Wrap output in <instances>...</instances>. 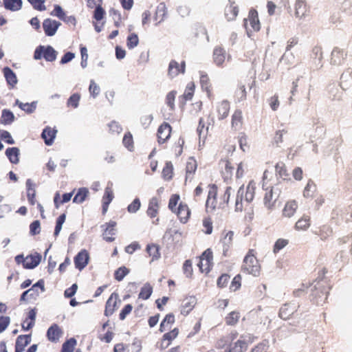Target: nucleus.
<instances>
[{
  "label": "nucleus",
  "mask_w": 352,
  "mask_h": 352,
  "mask_svg": "<svg viewBox=\"0 0 352 352\" xmlns=\"http://www.w3.org/2000/svg\"><path fill=\"white\" fill-rule=\"evenodd\" d=\"M231 190L232 188L230 186L220 188L214 184H209L206 201V210L213 212L217 209L225 208L228 204Z\"/></svg>",
  "instance_id": "nucleus-1"
},
{
  "label": "nucleus",
  "mask_w": 352,
  "mask_h": 352,
  "mask_svg": "<svg viewBox=\"0 0 352 352\" xmlns=\"http://www.w3.org/2000/svg\"><path fill=\"white\" fill-rule=\"evenodd\" d=\"M168 209L175 214L179 221L182 223H186L191 216V210L188 205L180 201L179 194H173L168 201Z\"/></svg>",
  "instance_id": "nucleus-2"
},
{
  "label": "nucleus",
  "mask_w": 352,
  "mask_h": 352,
  "mask_svg": "<svg viewBox=\"0 0 352 352\" xmlns=\"http://www.w3.org/2000/svg\"><path fill=\"white\" fill-rule=\"evenodd\" d=\"M255 190L256 183L252 180L248 183L245 190L243 186L239 188L235 201V209L236 211H242L243 210L244 202L249 204L254 199Z\"/></svg>",
  "instance_id": "nucleus-3"
},
{
  "label": "nucleus",
  "mask_w": 352,
  "mask_h": 352,
  "mask_svg": "<svg viewBox=\"0 0 352 352\" xmlns=\"http://www.w3.org/2000/svg\"><path fill=\"white\" fill-rule=\"evenodd\" d=\"M256 250L250 249L245 256L241 266V271L243 273L251 274L254 276H258L261 273V265L256 256Z\"/></svg>",
  "instance_id": "nucleus-4"
},
{
  "label": "nucleus",
  "mask_w": 352,
  "mask_h": 352,
  "mask_svg": "<svg viewBox=\"0 0 352 352\" xmlns=\"http://www.w3.org/2000/svg\"><path fill=\"white\" fill-rule=\"evenodd\" d=\"M199 263L197 267L200 272L206 274H208L212 269L213 263V252L210 248L206 249L199 257Z\"/></svg>",
  "instance_id": "nucleus-5"
},
{
  "label": "nucleus",
  "mask_w": 352,
  "mask_h": 352,
  "mask_svg": "<svg viewBox=\"0 0 352 352\" xmlns=\"http://www.w3.org/2000/svg\"><path fill=\"white\" fill-rule=\"evenodd\" d=\"M244 27L249 36L251 33L260 30L261 23L256 10L251 9L249 11L248 18L244 19Z\"/></svg>",
  "instance_id": "nucleus-6"
},
{
  "label": "nucleus",
  "mask_w": 352,
  "mask_h": 352,
  "mask_svg": "<svg viewBox=\"0 0 352 352\" xmlns=\"http://www.w3.org/2000/svg\"><path fill=\"white\" fill-rule=\"evenodd\" d=\"M57 56L56 51L50 45L37 47L34 53V58L40 60L44 58L45 60L49 62L54 61Z\"/></svg>",
  "instance_id": "nucleus-7"
},
{
  "label": "nucleus",
  "mask_w": 352,
  "mask_h": 352,
  "mask_svg": "<svg viewBox=\"0 0 352 352\" xmlns=\"http://www.w3.org/2000/svg\"><path fill=\"white\" fill-rule=\"evenodd\" d=\"M234 235V232L232 230H223L222 232L220 243L222 245V254L225 257H228L231 255Z\"/></svg>",
  "instance_id": "nucleus-8"
},
{
  "label": "nucleus",
  "mask_w": 352,
  "mask_h": 352,
  "mask_svg": "<svg viewBox=\"0 0 352 352\" xmlns=\"http://www.w3.org/2000/svg\"><path fill=\"white\" fill-rule=\"evenodd\" d=\"M179 333V330L177 327L165 333L157 342V347L160 350L163 351L166 349L176 339Z\"/></svg>",
  "instance_id": "nucleus-9"
},
{
  "label": "nucleus",
  "mask_w": 352,
  "mask_h": 352,
  "mask_svg": "<svg viewBox=\"0 0 352 352\" xmlns=\"http://www.w3.org/2000/svg\"><path fill=\"white\" fill-rule=\"evenodd\" d=\"M120 302L121 300L118 294L113 292L106 302L104 311V316L107 317L111 316L118 309Z\"/></svg>",
  "instance_id": "nucleus-10"
},
{
  "label": "nucleus",
  "mask_w": 352,
  "mask_h": 352,
  "mask_svg": "<svg viewBox=\"0 0 352 352\" xmlns=\"http://www.w3.org/2000/svg\"><path fill=\"white\" fill-rule=\"evenodd\" d=\"M214 120L210 115H208L206 118H201L199 120V124L197 128V132L199 139H205L208 133V129L210 125H213Z\"/></svg>",
  "instance_id": "nucleus-11"
},
{
  "label": "nucleus",
  "mask_w": 352,
  "mask_h": 352,
  "mask_svg": "<svg viewBox=\"0 0 352 352\" xmlns=\"http://www.w3.org/2000/svg\"><path fill=\"white\" fill-rule=\"evenodd\" d=\"M219 166L224 181L230 180L235 169L232 163L228 159H221L219 161Z\"/></svg>",
  "instance_id": "nucleus-12"
},
{
  "label": "nucleus",
  "mask_w": 352,
  "mask_h": 352,
  "mask_svg": "<svg viewBox=\"0 0 352 352\" xmlns=\"http://www.w3.org/2000/svg\"><path fill=\"white\" fill-rule=\"evenodd\" d=\"M116 221L111 220L101 226L103 228L102 236L104 241L107 242H113L115 241L116 238L114 236L116 232Z\"/></svg>",
  "instance_id": "nucleus-13"
},
{
  "label": "nucleus",
  "mask_w": 352,
  "mask_h": 352,
  "mask_svg": "<svg viewBox=\"0 0 352 352\" xmlns=\"http://www.w3.org/2000/svg\"><path fill=\"white\" fill-rule=\"evenodd\" d=\"M172 132L171 126L166 122H164L157 129V139L160 144L166 142L170 138Z\"/></svg>",
  "instance_id": "nucleus-14"
},
{
  "label": "nucleus",
  "mask_w": 352,
  "mask_h": 352,
  "mask_svg": "<svg viewBox=\"0 0 352 352\" xmlns=\"http://www.w3.org/2000/svg\"><path fill=\"white\" fill-rule=\"evenodd\" d=\"M96 7V9L94 12V19L96 20V22H93L94 29L97 32H100L102 31L103 26L105 23L104 21H102V20L104 18L106 14L105 10L102 8L101 5H98Z\"/></svg>",
  "instance_id": "nucleus-15"
},
{
  "label": "nucleus",
  "mask_w": 352,
  "mask_h": 352,
  "mask_svg": "<svg viewBox=\"0 0 352 352\" xmlns=\"http://www.w3.org/2000/svg\"><path fill=\"white\" fill-rule=\"evenodd\" d=\"M89 261V254L87 250H81L74 257V262L75 267L82 271Z\"/></svg>",
  "instance_id": "nucleus-16"
},
{
  "label": "nucleus",
  "mask_w": 352,
  "mask_h": 352,
  "mask_svg": "<svg viewBox=\"0 0 352 352\" xmlns=\"http://www.w3.org/2000/svg\"><path fill=\"white\" fill-rule=\"evenodd\" d=\"M63 335V329L57 324H52L47 331L46 336L51 342L56 343Z\"/></svg>",
  "instance_id": "nucleus-17"
},
{
  "label": "nucleus",
  "mask_w": 352,
  "mask_h": 352,
  "mask_svg": "<svg viewBox=\"0 0 352 352\" xmlns=\"http://www.w3.org/2000/svg\"><path fill=\"white\" fill-rule=\"evenodd\" d=\"M186 70V63L182 61L179 64L176 60H172L168 65V75L170 78H173L179 74H184Z\"/></svg>",
  "instance_id": "nucleus-18"
},
{
  "label": "nucleus",
  "mask_w": 352,
  "mask_h": 352,
  "mask_svg": "<svg viewBox=\"0 0 352 352\" xmlns=\"http://www.w3.org/2000/svg\"><path fill=\"white\" fill-rule=\"evenodd\" d=\"M239 12V6L234 1L229 0L225 7L224 14L228 21H234Z\"/></svg>",
  "instance_id": "nucleus-19"
},
{
  "label": "nucleus",
  "mask_w": 352,
  "mask_h": 352,
  "mask_svg": "<svg viewBox=\"0 0 352 352\" xmlns=\"http://www.w3.org/2000/svg\"><path fill=\"white\" fill-rule=\"evenodd\" d=\"M60 23L51 19H46L43 22V28L45 34L48 36H54Z\"/></svg>",
  "instance_id": "nucleus-20"
},
{
  "label": "nucleus",
  "mask_w": 352,
  "mask_h": 352,
  "mask_svg": "<svg viewBox=\"0 0 352 352\" xmlns=\"http://www.w3.org/2000/svg\"><path fill=\"white\" fill-rule=\"evenodd\" d=\"M113 197H114V195H113V191L111 185L107 186L105 188L104 193V195L102 197V213L103 215H104L107 213L108 208H109V206L110 203L112 201Z\"/></svg>",
  "instance_id": "nucleus-21"
},
{
  "label": "nucleus",
  "mask_w": 352,
  "mask_h": 352,
  "mask_svg": "<svg viewBox=\"0 0 352 352\" xmlns=\"http://www.w3.org/2000/svg\"><path fill=\"white\" fill-rule=\"evenodd\" d=\"M197 300L194 296H189L184 298L180 307L181 314L184 316L188 315L195 307Z\"/></svg>",
  "instance_id": "nucleus-22"
},
{
  "label": "nucleus",
  "mask_w": 352,
  "mask_h": 352,
  "mask_svg": "<svg viewBox=\"0 0 352 352\" xmlns=\"http://www.w3.org/2000/svg\"><path fill=\"white\" fill-rule=\"evenodd\" d=\"M230 105L228 100H222L219 102L216 107V111L219 120H223L226 118L230 112Z\"/></svg>",
  "instance_id": "nucleus-23"
},
{
  "label": "nucleus",
  "mask_w": 352,
  "mask_h": 352,
  "mask_svg": "<svg viewBox=\"0 0 352 352\" xmlns=\"http://www.w3.org/2000/svg\"><path fill=\"white\" fill-rule=\"evenodd\" d=\"M197 168V163L194 157H189L186 164V182L191 181L194 178Z\"/></svg>",
  "instance_id": "nucleus-24"
},
{
  "label": "nucleus",
  "mask_w": 352,
  "mask_h": 352,
  "mask_svg": "<svg viewBox=\"0 0 352 352\" xmlns=\"http://www.w3.org/2000/svg\"><path fill=\"white\" fill-rule=\"evenodd\" d=\"M226 52L221 46H217L214 47L212 54V58L214 63L221 67L223 65L226 60Z\"/></svg>",
  "instance_id": "nucleus-25"
},
{
  "label": "nucleus",
  "mask_w": 352,
  "mask_h": 352,
  "mask_svg": "<svg viewBox=\"0 0 352 352\" xmlns=\"http://www.w3.org/2000/svg\"><path fill=\"white\" fill-rule=\"evenodd\" d=\"M298 207V203L295 200L287 201L282 211L283 216L287 218L292 217L295 214Z\"/></svg>",
  "instance_id": "nucleus-26"
},
{
  "label": "nucleus",
  "mask_w": 352,
  "mask_h": 352,
  "mask_svg": "<svg viewBox=\"0 0 352 352\" xmlns=\"http://www.w3.org/2000/svg\"><path fill=\"white\" fill-rule=\"evenodd\" d=\"M31 342V335H20L15 342V352H23Z\"/></svg>",
  "instance_id": "nucleus-27"
},
{
  "label": "nucleus",
  "mask_w": 352,
  "mask_h": 352,
  "mask_svg": "<svg viewBox=\"0 0 352 352\" xmlns=\"http://www.w3.org/2000/svg\"><path fill=\"white\" fill-rule=\"evenodd\" d=\"M36 316V311L35 309H32L28 311L27 318L21 324V327L23 330H30L34 326Z\"/></svg>",
  "instance_id": "nucleus-28"
},
{
  "label": "nucleus",
  "mask_w": 352,
  "mask_h": 352,
  "mask_svg": "<svg viewBox=\"0 0 352 352\" xmlns=\"http://www.w3.org/2000/svg\"><path fill=\"white\" fill-rule=\"evenodd\" d=\"M41 261V256L38 253L30 254L25 258L24 268L33 269L36 267Z\"/></svg>",
  "instance_id": "nucleus-29"
},
{
  "label": "nucleus",
  "mask_w": 352,
  "mask_h": 352,
  "mask_svg": "<svg viewBox=\"0 0 352 352\" xmlns=\"http://www.w3.org/2000/svg\"><path fill=\"white\" fill-rule=\"evenodd\" d=\"M243 124V113L241 110L236 109L232 116L231 126L235 131L240 130Z\"/></svg>",
  "instance_id": "nucleus-30"
},
{
  "label": "nucleus",
  "mask_w": 352,
  "mask_h": 352,
  "mask_svg": "<svg viewBox=\"0 0 352 352\" xmlns=\"http://www.w3.org/2000/svg\"><path fill=\"white\" fill-rule=\"evenodd\" d=\"M57 131L50 126H46L41 134L42 138L44 140L45 144L51 145L54 142Z\"/></svg>",
  "instance_id": "nucleus-31"
},
{
  "label": "nucleus",
  "mask_w": 352,
  "mask_h": 352,
  "mask_svg": "<svg viewBox=\"0 0 352 352\" xmlns=\"http://www.w3.org/2000/svg\"><path fill=\"white\" fill-rule=\"evenodd\" d=\"M276 176L283 180H290L289 173L283 162H279L275 165Z\"/></svg>",
  "instance_id": "nucleus-32"
},
{
  "label": "nucleus",
  "mask_w": 352,
  "mask_h": 352,
  "mask_svg": "<svg viewBox=\"0 0 352 352\" xmlns=\"http://www.w3.org/2000/svg\"><path fill=\"white\" fill-rule=\"evenodd\" d=\"M160 209L159 200L157 197H153L148 203L146 210L147 215L151 218H155L157 216Z\"/></svg>",
  "instance_id": "nucleus-33"
},
{
  "label": "nucleus",
  "mask_w": 352,
  "mask_h": 352,
  "mask_svg": "<svg viewBox=\"0 0 352 352\" xmlns=\"http://www.w3.org/2000/svg\"><path fill=\"white\" fill-rule=\"evenodd\" d=\"M175 322V318L173 314L170 313L166 314L160 323L159 331L160 332H164L169 330Z\"/></svg>",
  "instance_id": "nucleus-34"
},
{
  "label": "nucleus",
  "mask_w": 352,
  "mask_h": 352,
  "mask_svg": "<svg viewBox=\"0 0 352 352\" xmlns=\"http://www.w3.org/2000/svg\"><path fill=\"white\" fill-rule=\"evenodd\" d=\"M166 15V8L164 3H160L155 10V14L153 16V21L155 25H157L159 23L164 20Z\"/></svg>",
  "instance_id": "nucleus-35"
},
{
  "label": "nucleus",
  "mask_w": 352,
  "mask_h": 352,
  "mask_svg": "<svg viewBox=\"0 0 352 352\" xmlns=\"http://www.w3.org/2000/svg\"><path fill=\"white\" fill-rule=\"evenodd\" d=\"M200 84L201 88L206 92L209 98L213 97V89L210 83V78L207 74L201 75L200 77Z\"/></svg>",
  "instance_id": "nucleus-36"
},
{
  "label": "nucleus",
  "mask_w": 352,
  "mask_h": 352,
  "mask_svg": "<svg viewBox=\"0 0 352 352\" xmlns=\"http://www.w3.org/2000/svg\"><path fill=\"white\" fill-rule=\"evenodd\" d=\"M311 226V217L304 214L295 223L294 229L298 231L307 230Z\"/></svg>",
  "instance_id": "nucleus-37"
},
{
  "label": "nucleus",
  "mask_w": 352,
  "mask_h": 352,
  "mask_svg": "<svg viewBox=\"0 0 352 352\" xmlns=\"http://www.w3.org/2000/svg\"><path fill=\"white\" fill-rule=\"evenodd\" d=\"M308 11L309 8L305 1H296L295 3V15L297 17L302 18L305 16Z\"/></svg>",
  "instance_id": "nucleus-38"
},
{
  "label": "nucleus",
  "mask_w": 352,
  "mask_h": 352,
  "mask_svg": "<svg viewBox=\"0 0 352 352\" xmlns=\"http://www.w3.org/2000/svg\"><path fill=\"white\" fill-rule=\"evenodd\" d=\"M3 72L8 85H10L11 88L14 87L17 83V78L14 72L8 67H4Z\"/></svg>",
  "instance_id": "nucleus-39"
},
{
  "label": "nucleus",
  "mask_w": 352,
  "mask_h": 352,
  "mask_svg": "<svg viewBox=\"0 0 352 352\" xmlns=\"http://www.w3.org/2000/svg\"><path fill=\"white\" fill-rule=\"evenodd\" d=\"M6 155L12 164H18L19 162V149L17 147L8 148L6 151Z\"/></svg>",
  "instance_id": "nucleus-40"
},
{
  "label": "nucleus",
  "mask_w": 352,
  "mask_h": 352,
  "mask_svg": "<svg viewBox=\"0 0 352 352\" xmlns=\"http://www.w3.org/2000/svg\"><path fill=\"white\" fill-rule=\"evenodd\" d=\"M241 337L236 342L230 346L228 352H245L247 349V342Z\"/></svg>",
  "instance_id": "nucleus-41"
},
{
  "label": "nucleus",
  "mask_w": 352,
  "mask_h": 352,
  "mask_svg": "<svg viewBox=\"0 0 352 352\" xmlns=\"http://www.w3.org/2000/svg\"><path fill=\"white\" fill-rule=\"evenodd\" d=\"M27 197L30 205L34 206L36 203V191L30 179L26 181Z\"/></svg>",
  "instance_id": "nucleus-42"
},
{
  "label": "nucleus",
  "mask_w": 352,
  "mask_h": 352,
  "mask_svg": "<svg viewBox=\"0 0 352 352\" xmlns=\"http://www.w3.org/2000/svg\"><path fill=\"white\" fill-rule=\"evenodd\" d=\"M276 199L274 197L273 189L267 190L264 196L263 202L265 207L270 210L274 208Z\"/></svg>",
  "instance_id": "nucleus-43"
},
{
  "label": "nucleus",
  "mask_w": 352,
  "mask_h": 352,
  "mask_svg": "<svg viewBox=\"0 0 352 352\" xmlns=\"http://www.w3.org/2000/svg\"><path fill=\"white\" fill-rule=\"evenodd\" d=\"M73 192L65 193L62 197V199H60V194L58 192H56L54 197V203L56 208H58L60 206V205L70 201Z\"/></svg>",
  "instance_id": "nucleus-44"
},
{
  "label": "nucleus",
  "mask_w": 352,
  "mask_h": 352,
  "mask_svg": "<svg viewBox=\"0 0 352 352\" xmlns=\"http://www.w3.org/2000/svg\"><path fill=\"white\" fill-rule=\"evenodd\" d=\"M146 250L149 256L152 257V261L160 258L161 254L159 245L154 243L148 244Z\"/></svg>",
  "instance_id": "nucleus-45"
},
{
  "label": "nucleus",
  "mask_w": 352,
  "mask_h": 352,
  "mask_svg": "<svg viewBox=\"0 0 352 352\" xmlns=\"http://www.w3.org/2000/svg\"><path fill=\"white\" fill-rule=\"evenodd\" d=\"M240 317L239 311H232L225 317V322L228 326H234L238 323Z\"/></svg>",
  "instance_id": "nucleus-46"
},
{
  "label": "nucleus",
  "mask_w": 352,
  "mask_h": 352,
  "mask_svg": "<svg viewBox=\"0 0 352 352\" xmlns=\"http://www.w3.org/2000/svg\"><path fill=\"white\" fill-rule=\"evenodd\" d=\"M162 177L166 181H170L173 177V166L170 162L165 164L162 172Z\"/></svg>",
  "instance_id": "nucleus-47"
},
{
  "label": "nucleus",
  "mask_w": 352,
  "mask_h": 352,
  "mask_svg": "<svg viewBox=\"0 0 352 352\" xmlns=\"http://www.w3.org/2000/svg\"><path fill=\"white\" fill-rule=\"evenodd\" d=\"M4 7L7 10L16 11L21 9L22 6L21 0H3Z\"/></svg>",
  "instance_id": "nucleus-48"
},
{
  "label": "nucleus",
  "mask_w": 352,
  "mask_h": 352,
  "mask_svg": "<svg viewBox=\"0 0 352 352\" xmlns=\"http://www.w3.org/2000/svg\"><path fill=\"white\" fill-rule=\"evenodd\" d=\"M153 293V287L149 283H146L141 288L138 298L142 300H147Z\"/></svg>",
  "instance_id": "nucleus-49"
},
{
  "label": "nucleus",
  "mask_w": 352,
  "mask_h": 352,
  "mask_svg": "<svg viewBox=\"0 0 352 352\" xmlns=\"http://www.w3.org/2000/svg\"><path fill=\"white\" fill-rule=\"evenodd\" d=\"M288 134V129L283 128L282 129H278L276 131L274 136L273 138V143L276 144V146H279L280 144L283 142V136L287 135Z\"/></svg>",
  "instance_id": "nucleus-50"
},
{
  "label": "nucleus",
  "mask_w": 352,
  "mask_h": 352,
  "mask_svg": "<svg viewBox=\"0 0 352 352\" xmlns=\"http://www.w3.org/2000/svg\"><path fill=\"white\" fill-rule=\"evenodd\" d=\"M14 119V116L10 110L4 109L2 111L0 122L2 124L6 125L11 124Z\"/></svg>",
  "instance_id": "nucleus-51"
},
{
  "label": "nucleus",
  "mask_w": 352,
  "mask_h": 352,
  "mask_svg": "<svg viewBox=\"0 0 352 352\" xmlns=\"http://www.w3.org/2000/svg\"><path fill=\"white\" fill-rule=\"evenodd\" d=\"M89 195V190L86 188H81L78 190L73 199V201L76 204L82 203Z\"/></svg>",
  "instance_id": "nucleus-52"
},
{
  "label": "nucleus",
  "mask_w": 352,
  "mask_h": 352,
  "mask_svg": "<svg viewBox=\"0 0 352 352\" xmlns=\"http://www.w3.org/2000/svg\"><path fill=\"white\" fill-rule=\"evenodd\" d=\"M177 91L173 90L168 92L165 98V102L171 111H174L175 109V101Z\"/></svg>",
  "instance_id": "nucleus-53"
},
{
  "label": "nucleus",
  "mask_w": 352,
  "mask_h": 352,
  "mask_svg": "<svg viewBox=\"0 0 352 352\" xmlns=\"http://www.w3.org/2000/svg\"><path fill=\"white\" fill-rule=\"evenodd\" d=\"M234 97L238 102L245 100L247 98V91L245 85H240L234 92Z\"/></svg>",
  "instance_id": "nucleus-54"
},
{
  "label": "nucleus",
  "mask_w": 352,
  "mask_h": 352,
  "mask_svg": "<svg viewBox=\"0 0 352 352\" xmlns=\"http://www.w3.org/2000/svg\"><path fill=\"white\" fill-rule=\"evenodd\" d=\"M289 244V240L286 239H277L273 246V252L274 254L278 253L281 250L285 248Z\"/></svg>",
  "instance_id": "nucleus-55"
},
{
  "label": "nucleus",
  "mask_w": 352,
  "mask_h": 352,
  "mask_svg": "<svg viewBox=\"0 0 352 352\" xmlns=\"http://www.w3.org/2000/svg\"><path fill=\"white\" fill-rule=\"evenodd\" d=\"M76 344V340L72 338L65 341L62 346L61 352H73Z\"/></svg>",
  "instance_id": "nucleus-56"
},
{
  "label": "nucleus",
  "mask_w": 352,
  "mask_h": 352,
  "mask_svg": "<svg viewBox=\"0 0 352 352\" xmlns=\"http://www.w3.org/2000/svg\"><path fill=\"white\" fill-rule=\"evenodd\" d=\"M16 104H18L19 108L24 111H25L28 113H31L34 111L36 109V103L32 102V103H23L21 102L19 100H16Z\"/></svg>",
  "instance_id": "nucleus-57"
},
{
  "label": "nucleus",
  "mask_w": 352,
  "mask_h": 352,
  "mask_svg": "<svg viewBox=\"0 0 352 352\" xmlns=\"http://www.w3.org/2000/svg\"><path fill=\"white\" fill-rule=\"evenodd\" d=\"M332 232V229L329 226L324 225L319 228L318 234L322 240H325L331 235Z\"/></svg>",
  "instance_id": "nucleus-58"
},
{
  "label": "nucleus",
  "mask_w": 352,
  "mask_h": 352,
  "mask_svg": "<svg viewBox=\"0 0 352 352\" xmlns=\"http://www.w3.org/2000/svg\"><path fill=\"white\" fill-rule=\"evenodd\" d=\"M183 272L187 278H192L193 275V268L192 261L189 259L186 260L183 264Z\"/></svg>",
  "instance_id": "nucleus-59"
},
{
  "label": "nucleus",
  "mask_w": 352,
  "mask_h": 352,
  "mask_svg": "<svg viewBox=\"0 0 352 352\" xmlns=\"http://www.w3.org/2000/svg\"><path fill=\"white\" fill-rule=\"evenodd\" d=\"M195 92V85L190 82L187 85L182 97L185 100H190L192 98Z\"/></svg>",
  "instance_id": "nucleus-60"
},
{
  "label": "nucleus",
  "mask_w": 352,
  "mask_h": 352,
  "mask_svg": "<svg viewBox=\"0 0 352 352\" xmlns=\"http://www.w3.org/2000/svg\"><path fill=\"white\" fill-rule=\"evenodd\" d=\"M80 99V95L79 94H72L67 100V106L73 109L78 107Z\"/></svg>",
  "instance_id": "nucleus-61"
},
{
  "label": "nucleus",
  "mask_w": 352,
  "mask_h": 352,
  "mask_svg": "<svg viewBox=\"0 0 352 352\" xmlns=\"http://www.w3.org/2000/svg\"><path fill=\"white\" fill-rule=\"evenodd\" d=\"M129 273V270L124 266L119 267L114 272V278L118 281H121L125 276Z\"/></svg>",
  "instance_id": "nucleus-62"
},
{
  "label": "nucleus",
  "mask_w": 352,
  "mask_h": 352,
  "mask_svg": "<svg viewBox=\"0 0 352 352\" xmlns=\"http://www.w3.org/2000/svg\"><path fill=\"white\" fill-rule=\"evenodd\" d=\"M139 43V38L136 34H130L126 40V46L129 49H133L136 47Z\"/></svg>",
  "instance_id": "nucleus-63"
},
{
  "label": "nucleus",
  "mask_w": 352,
  "mask_h": 352,
  "mask_svg": "<svg viewBox=\"0 0 352 352\" xmlns=\"http://www.w3.org/2000/svg\"><path fill=\"white\" fill-rule=\"evenodd\" d=\"M65 219H66V215L65 213L60 214L57 218L56 221L54 232L55 237L58 236V234L62 229V226L64 223V222L65 221Z\"/></svg>",
  "instance_id": "nucleus-64"
}]
</instances>
